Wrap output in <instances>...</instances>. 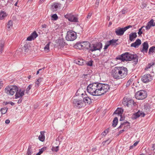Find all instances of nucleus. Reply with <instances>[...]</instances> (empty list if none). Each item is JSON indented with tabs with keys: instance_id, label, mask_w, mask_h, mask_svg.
Here are the masks:
<instances>
[{
	"instance_id": "nucleus-13",
	"label": "nucleus",
	"mask_w": 155,
	"mask_h": 155,
	"mask_svg": "<svg viewBox=\"0 0 155 155\" xmlns=\"http://www.w3.org/2000/svg\"><path fill=\"white\" fill-rule=\"evenodd\" d=\"M25 90H18L16 92L15 95L16 99L22 97L24 94Z\"/></svg>"
},
{
	"instance_id": "nucleus-39",
	"label": "nucleus",
	"mask_w": 155,
	"mask_h": 155,
	"mask_svg": "<svg viewBox=\"0 0 155 155\" xmlns=\"http://www.w3.org/2000/svg\"><path fill=\"white\" fill-rule=\"evenodd\" d=\"M155 52V46H153L150 48L149 49L148 53L149 54H151Z\"/></svg>"
},
{
	"instance_id": "nucleus-8",
	"label": "nucleus",
	"mask_w": 155,
	"mask_h": 155,
	"mask_svg": "<svg viewBox=\"0 0 155 155\" xmlns=\"http://www.w3.org/2000/svg\"><path fill=\"white\" fill-rule=\"evenodd\" d=\"M102 48V44L101 43H97L91 45L89 50L92 52L97 50L100 51Z\"/></svg>"
},
{
	"instance_id": "nucleus-42",
	"label": "nucleus",
	"mask_w": 155,
	"mask_h": 155,
	"mask_svg": "<svg viewBox=\"0 0 155 155\" xmlns=\"http://www.w3.org/2000/svg\"><path fill=\"white\" fill-rule=\"evenodd\" d=\"M144 27V26H142L141 28L139 29L138 34L139 36L141 35L143 33V31L144 30L143 29V28Z\"/></svg>"
},
{
	"instance_id": "nucleus-44",
	"label": "nucleus",
	"mask_w": 155,
	"mask_h": 155,
	"mask_svg": "<svg viewBox=\"0 0 155 155\" xmlns=\"http://www.w3.org/2000/svg\"><path fill=\"white\" fill-rule=\"evenodd\" d=\"M108 132V129L105 130L103 132L101 133V135L103 136H105L107 135Z\"/></svg>"
},
{
	"instance_id": "nucleus-1",
	"label": "nucleus",
	"mask_w": 155,
	"mask_h": 155,
	"mask_svg": "<svg viewBox=\"0 0 155 155\" xmlns=\"http://www.w3.org/2000/svg\"><path fill=\"white\" fill-rule=\"evenodd\" d=\"M110 88V87L108 84L93 83L88 86L87 91L91 95L98 96L104 94L109 91Z\"/></svg>"
},
{
	"instance_id": "nucleus-11",
	"label": "nucleus",
	"mask_w": 155,
	"mask_h": 155,
	"mask_svg": "<svg viewBox=\"0 0 155 155\" xmlns=\"http://www.w3.org/2000/svg\"><path fill=\"white\" fill-rule=\"evenodd\" d=\"M64 17L69 21H71L77 22L78 21V19L77 17L70 14L65 15Z\"/></svg>"
},
{
	"instance_id": "nucleus-20",
	"label": "nucleus",
	"mask_w": 155,
	"mask_h": 155,
	"mask_svg": "<svg viewBox=\"0 0 155 155\" xmlns=\"http://www.w3.org/2000/svg\"><path fill=\"white\" fill-rule=\"evenodd\" d=\"M137 36L136 33H131L129 35V40L131 41H133L135 40Z\"/></svg>"
},
{
	"instance_id": "nucleus-28",
	"label": "nucleus",
	"mask_w": 155,
	"mask_h": 155,
	"mask_svg": "<svg viewBox=\"0 0 155 155\" xmlns=\"http://www.w3.org/2000/svg\"><path fill=\"white\" fill-rule=\"evenodd\" d=\"M60 6V5L58 3H55L54 4L51 6V9L53 11H55L57 10V9Z\"/></svg>"
},
{
	"instance_id": "nucleus-61",
	"label": "nucleus",
	"mask_w": 155,
	"mask_h": 155,
	"mask_svg": "<svg viewBox=\"0 0 155 155\" xmlns=\"http://www.w3.org/2000/svg\"><path fill=\"white\" fill-rule=\"evenodd\" d=\"M138 142H137V141L136 142H135L134 144H133V145L134 147L135 146H137V145L138 144Z\"/></svg>"
},
{
	"instance_id": "nucleus-14",
	"label": "nucleus",
	"mask_w": 155,
	"mask_h": 155,
	"mask_svg": "<svg viewBox=\"0 0 155 155\" xmlns=\"http://www.w3.org/2000/svg\"><path fill=\"white\" fill-rule=\"evenodd\" d=\"M142 48L141 49V51L143 53H147L148 48V44L147 42H145L142 44Z\"/></svg>"
},
{
	"instance_id": "nucleus-56",
	"label": "nucleus",
	"mask_w": 155,
	"mask_h": 155,
	"mask_svg": "<svg viewBox=\"0 0 155 155\" xmlns=\"http://www.w3.org/2000/svg\"><path fill=\"white\" fill-rule=\"evenodd\" d=\"M45 0H40L39 1V4H41V3H42L43 2H45Z\"/></svg>"
},
{
	"instance_id": "nucleus-3",
	"label": "nucleus",
	"mask_w": 155,
	"mask_h": 155,
	"mask_svg": "<svg viewBox=\"0 0 155 155\" xmlns=\"http://www.w3.org/2000/svg\"><path fill=\"white\" fill-rule=\"evenodd\" d=\"M116 59L120 60L122 61H135L138 60V57L136 54H132L126 52L117 56Z\"/></svg>"
},
{
	"instance_id": "nucleus-5",
	"label": "nucleus",
	"mask_w": 155,
	"mask_h": 155,
	"mask_svg": "<svg viewBox=\"0 0 155 155\" xmlns=\"http://www.w3.org/2000/svg\"><path fill=\"white\" fill-rule=\"evenodd\" d=\"M77 38L76 33L73 31H69L67 32L65 38L68 41H73Z\"/></svg>"
},
{
	"instance_id": "nucleus-38",
	"label": "nucleus",
	"mask_w": 155,
	"mask_h": 155,
	"mask_svg": "<svg viewBox=\"0 0 155 155\" xmlns=\"http://www.w3.org/2000/svg\"><path fill=\"white\" fill-rule=\"evenodd\" d=\"M128 101V98H127L126 97H124L123 99V104L124 106H127L128 104L127 103Z\"/></svg>"
},
{
	"instance_id": "nucleus-50",
	"label": "nucleus",
	"mask_w": 155,
	"mask_h": 155,
	"mask_svg": "<svg viewBox=\"0 0 155 155\" xmlns=\"http://www.w3.org/2000/svg\"><path fill=\"white\" fill-rule=\"evenodd\" d=\"M109 44L108 43V42L107 41L106 44L104 47V49H106L108 47L110 46Z\"/></svg>"
},
{
	"instance_id": "nucleus-24",
	"label": "nucleus",
	"mask_w": 155,
	"mask_h": 155,
	"mask_svg": "<svg viewBox=\"0 0 155 155\" xmlns=\"http://www.w3.org/2000/svg\"><path fill=\"white\" fill-rule=\"evenodd\" d=\"M117 39H112L111 40L108 41L107 42L110 45L116 46L117 45Z\"/></svg>"
},
{
	"instance_id": "nucleus-12",
	"label": "nucleus",
	"mask_w": 155,
	"mask_h": 155,
	"mask_svg": "<svg viewBox=\"0 0 155 155\" xmlns=\"http://www.w3.org/2000/svg\"><path fill=\"white\" fill-rule=\"evenodd\" d=\"M145 114L141 111H138L137 113L134 114L132 117L133 119H135L140 117H144Z\"/></svg>"
},
{
	"instance_id": "nucleus-53",
	"label": "nucleus",
	"mask_w": 155,
	"mask_h": 155,
	"mask_svg": "<svg viewBox=\"0 0 155 155\" xmlns=\"http://www.w3.org/2000/svg\"><path fill=\"white\" fill-rule=\"evenodd\" d=\"M3 85V81L0 79V89L2 88Z\"/></svg>"
},
{
	"instance_id": "nucleus-34",
	"label": "nucleus",
	"mask_w": 155,
	"mask_h": 155,
	"mask_svg": "<svg viewBox=\"0 0 155 155\" xmlns=\"http://www.w3.org/2000/svg\"><path fill=\"white\" fill-rule=\"evenodd\" d=\"M75 47L79 49H83L82 42L77 43L75 45Z\"/></svg>"
},
{
	"instance_id": "nucleus-17",
	"label": "nucleus",
	"mask_w": 155,
	"mask_h": 155,
	"mask_svg": "<svg viewBox=\"0 0 155 155\" xmlns=\"http://www.w3.org/2000/svg\"><path fill=\"white\" fill-rule=\"evenodd\" d=\"M143 109L145 112L147 113L152 110L150 105L148 104H147L144 105Z\"/></svg>"
},
{
	"instance_id": "nucleus-62",
	"label": "nucleus",
	"mask_w": 155,
	"mask_h": 155,
	"mask_svg": "<svg viewBox=\"0 0 155 155\" xmlns=\"http://www.w3.org/2000/svg\"><path fill=\"white\" fill-rule=\"evenodd\" d=\"M9 104H11L12 105H14L15 104L14 103L12 102H10Z\"/></svg>"
},
{
	"instance_id": "nucleus-60",
	"label": "nucleus",
	"mask_w": 155,
	"mask_h": 155,
	"mask_svg": "<svg viewBox=\"0 0 155 155\" xmlns=\"http://www.w3.org/2000/svg\"><path fill=\"white\" fill-rule=\"evenodd\" d=\"M22 101V100L21 99H20L18 101V104H20L21 103V101Z\"/></svg>"
},
{
	"instance_id": "nucleus-21",
	"label": "nucleus",
	"mask_w": 155,
	"mask_h": 155,
	"mask_svg": "<svg viewBox=\"0 0 155 155\" xmlns=\"http://www.w3.org/2000/svg\"><path fill=\"white\" fill-rule=\"evenodd\" d=\"M124 111L121 108H118L114 112V114H117L120 116H122V114Z\"/></svg>"
},
{
	"instance_id": "nucleus-45",
	"label": "nucleus",
	"mask_w": 155,
	"mask_h": 155,
	"mask_svg": "<svg viewBox=\"0 0 155 155\" xmlns=\"http://www.w3.org/2000/svg\"><path fill=\"white\" fill-rule=\"evenodd\" d=\"M44 150V148H41L39 150V152H38L36 155H40L43 152Z\"/></svg>"
},
{
	"instance_id": "nucleus-46",
	"label": "nucleus",
	"mask_w": 155,
	"mask_h": 155,
	"mask_svg": "<svg viewBox=\"0 0 155 155\" xmlns=\"http://www.w3.org/2000/svg\"><path fill=\"white\" fill-rule=\"evenodd\" d=\"M52 18L55 20H57L58 18V17L56 14H54L51 16Z\"/></svg>"
},
{
	"instance_id": "nucleus-15",
	"label": "nucleus",
	"mask_w": 155,
	"mask_h": 155,
	"mask_svg": "<svg viewBox=\"0 0 155 155\" xmlns=\"http://www.w3.org/2000/svg\"><path fill=\"white\" fill-rule=\"evenodd\" d=\"M38 34L35 31H34L27 38L26 40L28 41H31L35 39L38 36Z\"/></svg>"
},
{
	"instance_id": "nucleus-2",
	"label": "nucleus",
	"mask_w": 155,
	"mask_h": 155,
	"mask_svg": "<svg viewBox=\"0 0 155 155\" xmlns=\"http://www.w3.org/2000/svg\"><path fill=\"white\" fill-rule=\"evenodd\" d=\"M127 69L125 67H115L112 70V76L115 79H120L125 77L127 74Z\"/></svg>"
},
{
	"instance_id": "nucleus-48",
	"label": "nucleus",
	"mask_w": 155,
	"mask_h": 155,
	"mask_svg": "<svg viewBox=\"0 0 155 155\" xmlns=\"http://www.w3.org/2000/svg\"><path fill=\"white\" fill-rule=\"evenodd\" d=\"M52 150L53 151L57 152L58 150V147L57 146L55 147H53Z\"/></svg>"
},
{
	"instance_id": "nucleus-37",
	"label": "nucleus",
	"mask_w": 155,
	"mask_h": 155,
	"mask_svg": "<svg viewBox=\"0 0 155 155\" xmlns=\"http://www.w3.org/2000/svg\"><path fill=\"white\" fill-rule=\"evenodd\" d=\"M32 87V85H29L25 90V93L27 94H29L31 93L30 90Z\"/></svg>"
},
{
	"instance_id": "nucleus-59",
	"label": "nucleus",
	"mask_w": 155,
	"mask_h": 155,
	"mask_svg": "<svg viewBox=\"0 0 155 155\" xmlns=\"http://www.w3.org/2000/svg\"><path fill=\"white\" fill-rule=\"evenodd\" d=\"M10 122V120L8 119H7L5 120V123H6L7 124H8Z\"/></svg>"
},
{
	"instance_id": "nucleus-32",
	"label": "nucleus",
	"mask_w": 155,
	"mask_h": 155,
	"mask_svg": "<svg viewBox=\"0 0 155 155\" xmlns=\"http://www.w3.org/2000/svg\"><path fill=\"white\" fill-rule=\"evenodd\" d=\"M50 45V43L49 42L48 44H47L45 47L44 48V51L46 53H48L50 51L49 49V45Z\"/></svg>"
},
{
	"instance_id": "nucleus-18",
	"label": "nucleus",
	"mask_w": 155,
	"mask_h": 155,
	"mask_svg": "<svg viewBox=\"0 0 155 155\" xmlns=\"http://www.w3.org/2000/svg\"><path fill=\"white\" fill-rule=\"evenodd\" d=\"M83 100V103H84L86 105L90 104L92 103V100L90 98L87 96L84 97Z\"/></svg>"
},
{
	"instance_id": "nucleus-54",
	"label": "nucleus",
	"mask_w": 155,
	"mask_h": 155,
	"mask_svg": "<svg viewBox=\"0 0 155 155\" xmlns=\"http://www.w3.org/2000/svg\"><path fill=\"white\" fill-rule=\"evenodd\" d=\"M91 15H92V13H89L87 17V18H90L91 17Z\"/></svg>"
},
{
	"instance_id": "nucleus-33",
	"label": "nucleus",
	"mask_w": 155,
	"mask_h": 155,
	"mask_svg": "<svg viewBox=\"0 0 155 155\" xmlns=\"http://www.w3.org/2000/svg\"><path fill=\"white\" fill-rule=\"evenodd\" d=\"M30 46V44L26 43L24 46V50L25 52H27L29 50Z\"/></svg>"
},
{
	"instance_id": "nucleus-63",
	"label": "nucleus",
	"mask_w": 155,
	"mask_h": 155,
	"mask_svg": "<svg viewBox=\"0 0 155 155\" xmlns=\"http://www.w3.org/2000/svg\"><path fill=\"white\" fill-rule=\"evenodd\" d=\"M42 70L41 69H39L38 71L37 72V73H36V74L37 75L39 73V71H41Z\"/></svg>"
},
{
	"instance_id": "nucleus-43",
	"label": "nucleus",
	"mask_w": 155,
	"mask_h": 155,
	"mask_svg": "<svg viewBox=\"0 0 155 155\" xmlns=\"http://www.w3.org/2000/svg\"><path fill=\"white\" fill-rule=\"evenodd\" d=\"M8 109L6 107L2 108L1 110V111L2 114H5L7 111Z\"/></svg>"
},
{
	"instance_id": "nucleus-30",
	"label": "nucleus",
	"mask_w": 155,
	"mask_h": 155,
	"mask_svg": "<svg viewBox=\"0 0 155 155\" xmlns=\"http://www.w3.org/2000/svg\"><path fill=\"white\" fill-rule=\"evenodd\" d=\"M127 104H128L127 105V106L128 107L134 105V101L133 100H132V99H131L130 98H128V101Z\"/></svg>"
},
{
	"instance_id": "nucleus-19",
	"label": "nucleus",
	"mask_w": 155,
	"mask_h": 155,
	"mask_svg": "<svg viewBox=\"0 0 155 155\" xmlns=\"http://www.w3.org/2000/svg\"><path fill=\"white\" fill-rule=\"evenodd\" d=\"M154 20L153 19H151L148 22L145 28L147 30H149L151 27L154 26Z\"/></svg>"
},
{
	"instance_id": "nucleus-47",
	"label": "nucleus",
	"mask_w": 155,
	"mask_h": 155,
	"mask_svg": "<svg viewBox=\"0 0 155 155\" xmlns=\"http://www.w3.org/2000/svg\"><path fill=\"white\" fill-rule=\"evenodd\" d=\"M86 64L87 65L91 66L93 64V61H88L87 63H86Z\"/></svg>"
},
{
	"instance_id": "nucleus-29",
	"label": "nucleus",
	"mask_w": 155,
	"mask_h": 155,
	"mask_svg": "<svg viewBox=\"0 0 155 155\" xmlns=\"http://www.w3.org/2000/svg\"><path fill=\"white\" fill-rule=\"evenodd\" d=\"M7 15V14L4 11H1L0 12V19H4Z\"/></svg>"
},
{
	"instance_id": "nucleus-6",
	"label": "nucleus",
	"mask_w": 155,
	"mask_h": 155,
	"mask_svg": "<svg viewBox=\"0 0 155 155\" xmlns=\"http://www.w3.org/2000/svg\"><path fill=\"white\" fill-rule=\"evenodd\" d=\"M135 96L137 99L143 100L147 97V92L143 90H140L136 93Z\"/></svg>"
},
{
	"instance_id": "nucleus-27",
	"label": "nucleus",
	"mask_w": 155,
	"mask_h": 155,
	"mask_svg": "<svg viewBox=\"0 0 155 155\" xmlns=\"http://www.w3.org/2000/svg\"><path fill=\"white\" fill-rule=\"evenodd\" d=\"M75 62L76 64L80 65H83L86 63L85 61L82 59H78Z\"/></svg>"
},
{
	"instance_id": "nucleus-36",
	"label": "nucleus",
	"mask_w": 155,
	"mask_h": 155,
	"mask_svg": "<svg viewBox=\"0 0 155 155\" xmlns=\"http://www.w3.org/2000/svg\"><path fill=\"white\" fill-rule=\"evenodd\" d=\"M4 46V41L3 40L1 41L0 44V52L2 53L3 51V48Z\"/></svg>"
},
{
	"instance_id": "nucleus-4",
	"label": "nucleus",
	"mask_w": 155,
	"mask_h": 155,
	"mask_svg": "<svg viewBox=\"0 0 155 155\" xmlns=\"http://www.w3.org/2000/svg\"><path fill=\"white\" fill-rule=\"evenodd\" d=\"M18 90V87L15 85H11L7 86L5 89V93L9 96H12Z\"/></svg>"
},
{
	"instance_id": "nucleus-10",
	"label": "nucleus",
	"mask_w": 155,
	"mask_h": 155,
	"mask_svg": "<svg viewBox=\"0 0 155 155\" xmlns=\"http://www.w3.org/2000/svg\"><path fill=\"white\" fill-rule=\"evenodd\" d=\"M141 80L143 83H147L151 81L152 78L150 74H147L142 76L141 77Z\"/></svg>"
},
{
	"instance_id": "nucleus-55",
	"label": "nucleus",
	"mask_w": 155,
	"mask_h": 155,
	"mask_svg": "<svg viewBox=\"0 0 155 155\" xmlns=\"http://www.w3.org/2000/svg\"><path fill=\"white\" fill-rule=\"evenodd\" d=\"M99 1L100 0H97L95 3L96 7H97L98 6L99 2Z\"/></svg>"
},
{
	"instance_id": "nucleus-7",
	"label": "nucleus",
	"mask_w": 155,
	"mask_h": 155,
	"mask_svg": "<svg viewBox=\"0 0 155 155\" xmlns=\"http://www.w3.org/2000/svg\"><path fill=\"white\" fill-rule=\"evenodd\" d=\"M132 27L131 25H128L124 28L118 27L115 29V32L116 35L118 36L123 35L124 32L127 29Z\"/></svg>"
},
{
	"instance_id": "nucleus-40",
	"label": "nucleus",
	"mask_w": 155,
	"mask_h": 155,
	"mask_svg": "<svg viewBox=\"0 0 155 155\" xmlns=\"http://www.w3.org/2000/svg\"><path fill=\"white\" fill-rule=\"evenodd\" d=\"M155 65V62H151L150 64H148L146 67L145 68V70H147L149 68H150L151 66H152L153 65Z\"/></svg>"
},
{
	"instance_id": "nucleus-52",
	"label": "nucleus",
	"mask_w": 155,
	"mask_h": 155,
	"mask_svg": "<svg viewBox=\"0 0 155 155\" xmlns=\"http://www.w3.org/2000/svg\"><path fill=\"white\" fill-rule=\"evenodd\" d=\"M128 128H126V127H125L123 130H120L119 132V134H121L124 131H125L126 130H127V129Z\"/></svg>"
},
{
	"instance_id": "nucleus-16",
	"label": "nucleus",
	"mask_w": 155,
	"mask_h": 155,
	"mask_svg": "<svg viewBox=\"0 0 155 155\" xmlns=\"http://www.w3.org/2000/svg\"><path fill=\"white\" fill-rule=\"evenodd\" d=\"M141 44V40L139 39L136 40V41L130 45L131 47H134L135 48H137Z\"/></svg>"
},
{
	"instance_id": "nucleus-25",
	"label": "nucleus",
	"mask_w": 155,
	"mask_h": 155,
	"mask_svg": "<svg viewBox=\"0 0 155 155\" xmlns=\"http://www.w3.org/2000/svg\"><path fill=\"white\" fill-rule=\"evenodd\" d=\"M45 133L44 131H41L40 135L38 137L39 140L42 142L45 139V136L44 134Z\"/></svg>"
},
{
	"instance_id": "nucleus-26",
	"label": "nucleus",
	"mask_w": 155,
	"mask_h": 155,
	"mask_svg": "<svg viewBox=\"0 0 155 155\" xmlns=\"http://www.w3.org/2000/svg\"><path fill=\"white\" fill-rule=\"evenodd\" d=\"M64 43L63 40L59 39L57 41V45L59 46L60 48L64 46Z\"/></svg>"
},
{
	"instance_id": "nucleus-9",
	"label": "nucleus",
	"mask_w": 155,
	"mask_h": 155,
	"mask_svg": "<svg viewBox=\"0 0 155 155\" xmlns=\"http://www.w3.org/2000/svg\"><path fill=\"white\" fill-rule=\"evenodd\" d=\"M73 105L74 107L80 108L84 106L83 101L82 100H79L77 99H74L73 100Z\"/></svg>"
},
{
	"instance_id": "nucleus-57",
	"label": "nucleus",
	"mask_w": 155,
	"mask_h": 155,
	"mask_svg": "<svg viewBox=\"0 0 155 155\" xmlns=\"http://www.w3.org/2000/svg\"><path fill=\"white\" fill-rule=\"evenodd\" d=\"M155 150V144L153 145L151 148V150Z\"/></svg>"
},
{
	"instance_id": "nucleus-58",
	"label": "nucleus",
	"mask_w": 155,
	"mask_h": 155,
	"mask_svg": "<svg viewBox=\"0 0 155 155\" xmlns=\"http://www.w3.org/2000/svg\"><path fill=\"white\" fill-rule=\"evenodd\" d=\"M126 12H127V11H126L125 10H124V9H123L121 11V13H122V14H125Z\"/></svg>"
},
{
	"instance_id": "nucleus-22",
	"label": "nucleus",
	"mask_w": 155,
	"mask_h": 155,
	"mask_svg": "<svg viewBox=\"0 0 155 155\" xmlns=\"http://www.w3.org/2000/svg\"><path fill=\"white\" fill-rule=\"evenodd\" d=\"M83 49L84 48L88 49L89 48L90 49V47L91 45L90 43L88 41L82 42Z\"/></svg>"
},
{
	"instance_id": "nucleus-35",
	"label": "nucleus",
	"mask_w": 155,
	"mask_h": 155,
	"mask_svg": "<svg viewBox=\"0 0 155 155\" xmlns=\"http://www.w3.org/2000/svg\"><path fill=\"white\" fill-rule=\"evenodd\" d=\"M118 120L117 117H115L114 118L113 120V124H112V125L113 127H115L116 126L118 123Z\"/></svg>"
},
{
	"instance_id": "nucleus-64",
	"label": "nucleus",
	"mask_w": 155,
	"mask_h": 155,
	"mask_svg": "<svg viewBox=\"0 0 155 155\" xmlns=\"http://www.w3.org/2000/svg\"><path fill=\"white\" fill-rule=\"evenodd\" d=\"M134 147L133 145L131 146L130 147V149H131L133 148V147Z\"/></svg>"
},
{
	"instance_id": "nucleus-23",
	"label": "nucleus",
	"mask_w": 155,
	"mask_h": 155,
	"mask_svg": "<svg viewBox=\"0 0 155 155\" xmlns=\"http://www.w3.org/2000/svg\"><path fill=\"white\" fill-rule=\"evenodd\" d=\"M124 127V128L126 127L127 128H129L130 127V123L128 121H126L122 124H121L120 126L119 127V128H120L123 127Z\"/></svg>"
},
{
	"instance_id": "nucleus-41",
	"label": "nucleus",
	"mask_w": 155,
	"mask_h": 155,
	"mask_svg": "<svg viewBox=\"0 0 155 155\" xmlns=\"http://www.w3.org/2000/svg\"><path fill=\"white\" fill-rule=\"evenodd\" d=\"M13 26V22L12 21H9L7 24V27L9 28H12Z\"/></svg>"
},
{
	"instance_id": "nucleus-51",
	"label": "nucleus",
	"mask_w": 155,
	"mask_h": 155,
	"mask_svg": "<svg viewBox=\"0 0 155 155\" xmlns=\"http://www.w3.org/2000/svg\"><path fill=\"white\" fill-rule=\"evenodd\" d=\"M131 83V80H129L127 82L126 84V86L127 87L129 86L130 84Z\"/></svg>"
},
{
	"instance_id": "nucleus-49",
	"label": "nucleus",
	"mask_w": 155,
	"mask_h": 155,
	"mask_svg": "<svg viewBox=\"0 0 155 155\" xmlns=\"http://www.w3.org/2000/svg\"><path fill=\"white\" fill-rule=\"evenodd\" d=\"M31 147H29L28 148V151L27 152V155H31Z\"/></svg>"
},
{
	"instance_id": "nucleus-31",
	"label": "nucleus",
	"mask_w": 155,
	"mask_h": 155,
	"mask_svg": "<svg viewBox=\"0 0 155 155\" xmlns=\"http://www.w3.org/2000/svg\"><path fill=\"white\" fill-rule=\"evenodd\" d=\"M43 79L42 78H40L35 83V86L36 87H38L40 83L42 81Z\"/></svg>"
}]
</instances>
